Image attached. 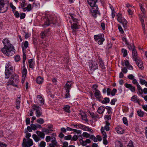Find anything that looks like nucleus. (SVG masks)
Segmentation results:
<instances>
[{
  "label": "nucleus",
  "instance_id": "f8f14e48",
  "mask_svg": "<svg viewBox=\"0 0 147 147\" xmlns=\"http://www.w3.org/2000/svg\"><path fill=\"white\" fill-rule=\"evenodd\" d=\"M132 57L133 59L134 60L135 62L139 60V59H138V55L136 50L135 48L134 47L133 49V50L132 52Z\"/></svg>",
  "mask_w": 147,
  "mask_h": 147
},
{
  "label": "nucleus",
  "instance_id": "a211bd4d",
  "mask_svg": "<svg viewBox=\"0 0 147 147\" xmlns=\"http://www.w3.org/2000/svg\"><path fill=\"white\" fill-rule=\"evenodd\" d=\"M137 61H136V64L138 66L139 68L141 70H143L144 69V67L143 66V63L141 60H138Z\"/></svg>",
  "mask_w": 147,
  "mask_h": 147
},
{
  "label": "nucleus",
  "instance_id": "0eeeda50",
  "mask_svg": "<svg viewBox=\"0 0 147 147\" xmlns=\"http://www.w3.org/2000/svg\"><path fill=\"white\" fill-rule=\"evenodd\" d=\"M33 145V142L32 139L24 138L22 144L23 147H31Z\"/></svg>",
  "mask_w": 147,
  "mask_h": 147
},
{
  "label": "nucleus",
  "instance_id": "39448f33",
  "mask_svg": "<svg viewBox=\"0 0 147 147\" xmlns=\"http://www.w3.org/2000/svg\"><path fill=\"white\" fill-rule=\"evenodd\" d=\"M19 82L18 76L15 75L12 76L11 78L9 79V84H12V86L16 87L18 86Z\"/></svg>",
  "mask_w": 147,
  "mask_h": 147
},
{
  "label": "nucleus",
  "instance_id": "423d86ee",
  "mask_svg": "<svg viewBox=\"0 0 147 147\" xmlns=\"http://www.w3.org/2000/svg\"><path fill=\"white\" fill-rule=\"evenodd\" d=\"M13 67L11 66L10 62H8L6 64L5 66V74L6 76V78H9V76L11 75V73L13 72Z\"/></svg>",
  "mask_w": 147,
  "mask_h": 147
},
{
  "label": "nucleus",
  "instance_id": "72a5a7b5",
  "mask_svg": "<svg viewBox=\"0 0 147 147\" xmlns=\"http://www.w3.org/2000/svg\"><path fill=\"white\" fill-rule=\"evenodd\" d=\"M27 74V70L26 68H24L23 69L22 72V77L25 80L26 75Z\"/></svg>",
  "mask_w": 147,
  "mask_h": 147
},
{
  "label": "nucleus",
  "instance_id": "f3484780",
  "mask_svg": "<svg viewBox=\"0 0 147 147\" xmlns=\"http://www.w3.org/2000/svg\"><path fill=\"white\" fill-rule=\"evenodd\" d=\"M32 5L30 4H28L27 7H25L24 8L22 9L23 11L24 12H29L32 10Z\"/></svg>",
  "mask_w": 147,
  "mask_h": 147
},
{
  "label": "nucleus",
  "instance_id": "20e7f679",
  "mask_svg": "<svg viewBox=\"0 0 147 147\" xmlns=\"http://www.w3.org/2000/svg\"><path fill=\"white\" fill-rule=\"evenodd\" d=\"M94 38L95 41L99 45H102L105 40L104 35L103 33L94 35Z\"/></svg>",
  "mask_w": 147,
  "mask_h": 147
},
{
  "label": "nucleus",
  "instance_id": "bb28decb",
  "mask_svg": "<svg viewBox=\"0 0 147 147\" xmlns=\"http://www.w3.org/2000/svg\"><path fill=\"white\" fill-rule=\"evenodd\" d=\"M20 97H19L18 98H17L16 102V107L17 109H19L20 108Z\"/></svg>",
  "mask_w": 147,
  "mask_h": 147
},
{
  "label": "nucleus",
  "instance_id": "2eb2a0df",
  "mask_svg": "<svg viewBox=\"0 0 147 147\" xmlns=\"http://www.w3.org/2000/svg\"><path fill=\"white\" fill-rule=\"evenodd\" d=\"M41 38H43L47 35H50L51 34V32L49 28L47 29L44 32H42L41 33Z\"/></svg>",
  "mask_w": 147,
  "mask_h": 147
},
{
  "label": "nucleus",
  "instance_id": "e2e57ef3",
  "mask_svg": "<svg viewBox=\"0 0 147 147\" xmlns=\"http://www.w3.org/2000/svg\"><path fill=\"white\" fill-rule=\"evenodd\" d=\"M14 59L16 61L18 62L20 60V58L19 55H16Z\"/></svg>",
  "mask_w": 147,
  "mask_h": 147
},
{
  "label": "nucleus",
  "instance_id": "6e6d98bb",
  "mask_svg": "<svg viewBox=\"0 0 147 147\" xmlns=\"http://www.w3.org/2000/svg\"><path fill=\"white\" fill-rule=\"evenodd\" d=\"M28 42L27 41H25L24 44V46H22V47H24V50L27 48L28 47Z\"/></svg>",
  "mask_w": 147,
  "mask_h": 147
},
{
  "label": "nucleus",
  "instance_id": "9b49d317",
  "mask_svg": "<svg viewBox=\"0 0 147 147\" xmlns=\"http://www.w3.org/2000/svg\"><path fill=\"white\" fill-rule=\"evenodd\" d=\"M89 68L90 70L94 71L98 69V65L96 62H92L89 64Z\"/></svg>",
  "mask_w": 147,
  "mask_h": 147
},
{
  "label": "nucleus",
  "instance_id": "864d4df0",
  "mask_svg": "<svg viewBox=\"0 0 147 147\" xmlns=\"http://www.w3.org/2000/svg\"><path fill=\"white\" fill-rule=\"evenodd\" d=\"M80 142L81 143V144L83 146H85L87 144L85 141H84L82 138L80 140Z\"/></svg>",
  "mask_w": 147,
  "mask_h": 147
},
{
  "label": "nucleus",
  "instance_id": "052dcab7",
  "mask_svg": "<svg viewBox=\"0 0 147 147\" xmlns=\"http://www.w3.org/2000/svg\"><path fill=\"white\" fill-rule=\"evenodd\" d=\"M71 138L72 137L71 135H69L65 136L64 137V139L66 140H71Z\"/></svg>",
  "mask_w": 147,
  "mask_h": 147
},
{
  "label": "nucleus",
  "instance_id": "ea45409f",
  "mask_svg": "<svg viewBox=\"0 0 147 147\" xmlns=\"http://www.w3.org/2000/svg\"><path fill=\"white\" fill-rule=\"evenodd\" d=\"M110 125V124L108 122L106 121V125L105 126L104 128H103L104 130H106V131H109V126Z\"/></svg>",
  "mask_w": 147,
  "mask_h": 147
},
{
  "label": "nucleus",
  "instance_id": "c9c22d12",
  "mask_svg": "<svg viewBox=\"0 0 147 147\" xmlns=\"http://www.w3.org/2000/svg\"><path fill=\"white\" fill-rule=\"evenodd\" d=\"M43 78L39 76L37 78L36 80V82L38 84H40L43 82Z\"/></svg>",
  "mask_w": 147,
  "mask_h": 147
},
{
  "label": "nucleus",
  "instance_id": "774afa93",
  "mask_svg": "<svg viewBox=\"0 0 147 147\" xmlns=\"http://www.w3.org/2000/svg\"><path fill=\"white\" fill-rule=\"evenodd\" d=\"M78 139V137L76 135H74L73 136L71 140H73L74 141H76Z\"/></svg>",
  "mask_w": 147,
  "mask_h": 147
},
{
  "label": "nucleus",
  "instance_id": "f257e3e1",
  "mask_svg": "<svg viewBox=\"0 0 147 147\" xmlns=\"http://www.w3.org/2000/svg\"><path fill=\"white\" fill-rule=\"evenodd\" d=\"M89 5L92 8L90 12L94 18H96L97 15H100V13L98 11V5L96 4L97 0H87Z\"/></svg>",
  "mask_w": 147,
  "mask_h": 147
},
{
  "label": "nucleus",
  "instance_id": "412c9836",
  "mask_svg": "<svg viewBox=\"0 0 147 147\" xmlns=\"http://www.w3.org/2000/svg\"><path fill=\"white\" fill-rule=\"evenodd\" d=\"M92 118L95 120H97L99 118L98 115L97 114L94 113L93 112H91L90 111L88 112Z\"/></svg>",
  "mask_w": 147,
  "mask_h": 147
},
{
  "label": "nucleus",
  "instance_id": "09e8293b",
  "mask_svg": "<svg viewBox=\"0 0 147 147\" xmlns=\"http://www.w3.org/2000/svg\"><path fill=\"white\" fill-rule=\"evenodd\" d=\"M22 51H23V63H24L25 62L26 59V55L25 53V52L24 51V47H22Z\"/></svg>",
  "mask_w": 147,
  "mask_h": 147
},
{
  "label": "nucleus",
  "instance_id": "69168bd1",
  "mask_svg": "<svg viewBox=\"0 0 147 147\" xmlns=\"http://www.w3.org/2000/svg\"><path fill=\"white\" fill-rule=\"evenodd\" d=\"M118 28L121 34H123L124 33V31L121 26L119 25H118Z\"/></svg>",
  "mask_w": 147,
  "mask_h": 147
},
{
  "label": "nucleus",
  "instance_id": "49530a36",
  "mask_svg": "<svg viewBox=\"0 0 147 147\" xmlns=\"http://www.w3.org/2000/svg\"><path fill=\"white\" fill-rule=\"evenodd\" d=\"M121 52L123 53V57H126L127 54V50L124 49H121Z\"/></svg>",
  "mask_w": 147,
  "mask_h": 147
},
{
  "label": "nucleus",
  "instance_id": "3c124183",
  "mask_svg": "<svg viewBox=\"0 0 147 147\" xmlns=\"http://www.w3.org/2000/svg\"><path fill=\"white\" fill-rule=\"evenodd\" d=\"M109 99L108 98L106 97L104 98V100H103L102 102L103 104H106L109 102Z\"/></svg>",
  "mask_w": 147,
  "mask_h": 147
},
{
  "label": "nucleus",
  "instance_id": "bf43d9fd",
  "mask_svg": "<svg viewBox=\"0 0 147 147\" xmlns=\"http://www.w3.org/2000/svg\"><path fill=\"white\" fill-rule=\"evenodd\" d=\"M123 123L126 125H128V122L127 119L125 117H124L123 118Z\"/></svg>",
  "mask_w": 147,
  "mask_h": 147
},
{
  "label": "nucleus",
  "instance_id": "4d7b16f0",
  "mask_svg": "<svg viewBox=\"0 0 147 147\" xmlns=\"http://www.w3.org/2000/svg\"><path fill=\"white\" fill-rule=\"evenodd\" d=\"M65 98H69L70 97V94L69 93L70 91L69 90H65Z\"/></svg>",
  "mask_w": 147,
  "mask_h": 147
},
{
  "label": "nucleus",
  "instance_id": "c03bdc74",
  "mask_svg": "<svg viewBox=\"0 0 147 147\" xmlns=\"http://www.w3.org/2000/svg\"><path fill=\"white\" fill-rule=\"evenodd\" d=\"M69 15L71 16V19L73 21V22H74V23H78L77 22V20H78L77 19L74 18L73 17V14H72L71 13H69Z\"/></svg>",
  "mask_w": 147,
  "mask_h": 147
},
{
  "label": "nucleus",
  "instance_id": "b1692460",
  "mask_svg": "<svg viewBox=\"0 0 147 147\" xmlns=\"http://www.w3.org/2000/svg\"><path fill=\"white\" fill-rule=\"evenodd\" d=\"M115 130L119 134H122L123 133V129L121 127L116 128Z\"/></svg>",
  "mask_w": 147,
  "mask_h": 147
},
{
  "label": "nucleus",
  "instance_id": "4be33fe9",
  "mask_svg": "<svg viewBox=\"0 0 147 147\" xmlns=\"http://www.w3.org/2000/svg\"><path fill=\"white\" fill-rule=\"evenodd\" d=\"M131 100L134 102L137 103L138 104H140L139 99L136 95H134L131 97Z\"/></svg>",
  "mask_w": 147,
  "mask_h": 147
},
{
  "label": "nucleus",
  "instance_id": "e433bc0d",
  "mask_svg": "<svg viewBox=\"0 0 147 147\" xmlns=\"http://www.w3.org/2000/svg\"><path fill=\"white\" fill-rule=\"evenodd\" d=\"M138 115L140 117H142L144 116V112L141 110H138L137 111Z\"/></svg>",
  "mask_w": 147,
  "mask_h": 147
},
{
  "label": "nucleus",
  "instance_id": "8fccbe9b",
  "mask_svg": "<svg viewBox=\"0 0 147 147\" xmlns=\"http://www.w3.org/2000/svg\"><path fill=\"white\" fill-rule=\"evenodd\" d=\"M46 146V143L44 141H41L38 144V146L40 147H45Z\"/></svg>",
  "mask_w": 147,
  "mask_h": 147
},
{
  "label": "nucleus",
  "instance_id": "aec40b11",
  "mask_svg": "<svg viewBox=\"0 0 147 147\" xmlns=\"http://www.w3.org/2000/svg\"><path fill=\"white\" fill-rule=\"evenodd\" d=\"M3 43L4 45V46H10L12 45L10 42L9 40L7 38L4 39L3 41Z\"/></svg>",
  "mask_w": 147,
  "mask_h": 147
},
{
  "label": "nucleus",
  "instance_id": "473e14b6",
  "mask_svg": "<svg viewBox=\"0 0 147 147\" xmlns=\"http://www.w3.org/2000/svg\"><path fill=\"white\" fill-rule=\"evenodd\" d=\"M140 6L142 12V13L143 14V15H142V18H145L146 17V16L145 15V9L142 7V5L141 4L140 5Z\"/></svg>",
  "mask_w": 147,
  "mask_h": 147
},
{
  "label": "nucleus",
  "instance_id": "79ce46f5",
  "mask_svg": "<svg viewBox=\"0 0 147 147\" xmlns=\"http://www.w3.org/2000/svg\"><path fill=\"white\" fill-rule=\"evenodd\" d=\"M105 109L107 110V113L109 114H111L112 113L111 107L109 106H106Z\"/></svg>",
  "mask_w": 147,
  "mask_h": 147
},
{
  "label": "nucleus",
  "instance_id": "0e129e2a",
  "mask_svg": "<svg viewBox=\"0 0 147 147\" xmlns=\"http://www.w3.org/2000/svg\"><path fill=\"white\" fill-rule=\"evenodd\" d=\"M117 92V90L115 88H114L111 91V94L113 96H114L115 94V93Z\"/></svg>",
  "mask_w": 147,
  "mask_h": 147
},
{
  "label": "nucleus",
  "instance_id": "58836bf2",
  "mask_svg": "<svg viewBox=\"0 0 147 147\" xmlns=\"http://www.w3.org/2000/svg\"><path fill=\"white\" fill-rule=\"evenodd\" d=\"M42 112L41 109H40L38 111L36 112V116L37 117H39L40 116H42Z\"/></svg>",
  "mask_w": 147,
  "mask_h": 147
},
{
  "label": "nucleus",
  "instance_id": "de8ad7c7",
  "mask_svg": "<svg viewBox=\"0 0 147 147\" xmlns=\"http://www.w3.org/2000/svg\"><path fill=\"white\" fill-rule=\"evenodd\" d=\"M138 93H139V94H142L143 93V90L141 88V86L140 85H138L137 87Z\"/></svg>",
  "mask_w": 147,
  "mask_h": 147
},
{
  "label": "nucleus",
  "instance_id": "6e6552de",
  "mask_svg": "<svg viewBox=\"0 0 147 147\" xmlns=\"http://www.w3.org/2000/svg\"><path fill=\"white\" fill-rule=\"evenodd\" d=\"M117 16L118 21L123 25L125 28H126L127 27V22L126 20L122 17V15L120 13H118Z\"/></svg>",
  "mask_w": 147,
  "mask_h": 147
},
{
  "label": "nucleus",
  "instance_id": "680f3d73",
  "mask_svg": "<svg viewBox=\"0 0 147 147\" xmlns=\"http://www.w3.org/2000/svg\"><path fill=\"white\" fill-rule=\"evenodd\" d=\"M132 83L134 84H136L137 87L138 86V85H140L137 81L135 78L132 80Z\"/></svg>",
  "mask_w": 147,
  "mask_h": 147
},
{
  "label": "nucleus",
  "instance_id": "a878e982",
  "mask_svg": "<svg viewBox=\"0 0 147 147\" xmlns=\"http://www.w3.org/2000/svg\"><path fill=\"white\" fill-rule=\"evenodd\" d=\"M36 134L38 135V136L40 138H44L45 136V134L43 132L40 131H37Z\"/></svg>",
  "mask_w": 147,
  "mask_h": 147
},
{
  "label": "nucleus",
  "instance_id": "a19ab883",
  "mask_svg": "<svg viewBox=\"0 0 147 147\" xmlns=\"http://www.w3.org/2000/svg\"><path fill=\"white\" fill-rule=\"evenodd\" d=\"M37 98L40 101V105H43L44 104V100L41 96L40 95H38L37 96Z\"/></svg>",
  "mask_w": 147,
  "mask_h": 147
},
{
  "label": "nucleus",
  "instance_id": "4c0bfd02",
  "mask_svg": "<svg viewBox=\"0 0 147 147\" xmlns=\"http://www.w3.org/2000/svg\"><path fill=\"white\" fill-rule=\"evenodd\" d=\"M29 63V65L30 67L33 68L34 67V63L33 62V60L32 59H30L28 61Z\"/></svg>",
  "mask_w": 147,
  "mask_h": 147
},
{
  "label": "nucleus",
  "instance_id": "4468645a",
  "mask_svg": "<svg viewBox=\"0 0 147 147\" xmlns=\"http://www.w3.org/2000/svg\"><path fill=\"white\" fill-rule=\"evenodd\" d=\"M73 84L72 82L71 81H68L66 83L64 86L65 89V90H69L71 88V86Z\"/></svg>",
  "mask_w": 147,
  "mask_h": 147
},
{
  "label": "nucleus",
  "instance_id": "dca6fc26",
  "mask_svg": "<svg viewBox=\"0 0 147 147\" xmlns=\"http://www.w3.org/2000/svg\"><path fill=\"white\" fill-rule=\"evenodd\" d=\"M94 94V95L95 97L97 99L100 100L101 98V95L100 91L98 90H96L95 91H93Z\"/></svg>",
  "mask_w": 147,
  "mask_h": 147
},
{
  "label": "nucleus",
  "instance_id": "cd10ccee",
  "mask_svg": "<svg viewBox=\"0 0 147 147\" xmlns=\"http://www.w3.org/2000/svg\"><path fill=\"white\" fill-rule=\"evenodd\" d=\"M32 137L35 141L36 142H38L40 140V138L35 134H33L32 136Z\"/></svg>",
  "mask_w": 147,
  "mask_h": 147
},
{
  "label": "nucleus",
  "instance_id": "c85d7f7f",
  "mask_svg": "<svg viewBox=\"0 0 147 147\" xmlns=\"http://www.w3.org/2000/svg\"><path fill=\"white\" fill-rule=\"evenodd\" d=\"M71 28L72 29H79V26L78 25V23H75L71 24Z\"/></svg>",
  "mask_w": 147,
  "mask_h": 147
},
{
  "label": "nucleus",
  "instance_id": "338daca9",
  "mask_svg": "<svg viewBox=\"0 0 147 147\" xmlns=\"http://www.w3.org/2000/svg\"><path fill=\"white\" fill-rule=\"evenodd\" d=\"M107 138H105V137H103V143L105 145H106L108 143V141L106 139Z\"/></svg>",
  "mask_w": 147,
  "mask_h": 147
},
{
  "label": "nucleus",
  "instance_id": "5701e85b",
  "mask_svg": "<svg viewBox=\"0 0 147 147\" xmlns=\"http://www.w3.org/2000/svg\"><path fill=\"white\" fill-rule=\"evenodd\" d=\"M105 109L104 107L101 106L98 108L97 111L99 114H101L103 113L105 111Z\"/></svg>",
  "mask_w": 147,
  "mask_h": 147
},
{
  "label": "nucleus",
  "instance_id": "5fc2aeb1",
  "mask_svg": "<svg viewBox=\"0 0 147 147\" xmlns=\"http://www.w3.org/2000/svg\"><path fill=\"white\" fill-rule=\"evenodd\" d=\"M36 122L42 124L43 123L44 121L42 118H39L36 120Z\"/></svg>",
  "mask_w": 147,
  "mask_h": 147
},
{
  "label": "nucleus",
  "instance_id": "f704fd0d",
  "mask_svg": "<svg viewBox=\"0 0 147 147\" xmlns=\"http://www.w3.org/2000/svg\"><path fill=\"white\" fill-rule=\"evenodd\" d=\"M99 62L100 63V65L101 68L102 69H104L105 68V66L104 65V62L101 58H99Z\"/></svg>",
  "mask_w": 147,
  "mask_h": 147
},
{
  "label": "nucleus",
  "instance_id": "7c9ffc66",
  "mask_svg": "<svg viewBox=\"0 0 147 147\" xmlns=\"http://www.w3.org/2000/svg\"><path fill=\"white\" fill-rule=\"evenodd\" d=\"M21 2L20 3V6L21 8L23 9L26 5L27 3L25 0H21Z\"/></svg>",
  "mask_w": 147,
  "mask_h": 147
},
{
  "label": "nucleus",
  "instance_id": "13d9d810",
  "mask_svg": "<svg viewBox=\"0 0 147 147\" xmlns=\"http://www.w3.org/2000/svg\"><path fill=\"white\" fill-rule=\"evenodd\" d=\"M90 139H92L93 141L95 142H96L97 141V138L94 136L93 135H91Z\"/></svg>",
  "mask_w": 147,
  "mask_h": 147
},
{
  "label": "nucleus",
  "instance_id": "7ed1b4c3",
  "mask_svg": "<svg viewBox=\"0 0 147 147\" xmlns=\"http://www.w3.org/2000/svg\"><path fill=\"white\" fill-rule=\"evenodd\" d=\"M15 50L13 45L10 46H4L1 49V51L5 56H10L15 53Z\"/></svg>",
  "mask_w": 147,
  "mask_h": 147
},
{
  "label": "nucleus",
  "instance_id": "37998d69",
  "mask_svg": "<svg viewBox=\"0 0 147 147\" xmlns=\"http://www.w3.org/2000/svg\"><path fill=\"white\" fill-rule=\"evenodd\" d=\"M127 45H128V47L129 49L130 50H132V51H133L134 48H135L134 44L133 43L130 44L128 43V44Z\"/></svg>",
  "mask_w": 147,
  "mask_h": 147
},
{
  "label": "nucleus",
  "instance_id": "ddd939ff",
  "mask_svg": "<svg viewBox=\"0 0 147 147\" xmlns=\"http://www.w3.org/2000/svg\"><path fill=\"white\" fill-rule=\"evenodd\" d=\"M51 142L54 144L56 145L57 144V142L56 141V139L55 137H51L50 136H47L45 138V141L47 142H49L51 140Z\"/></svg>",
  "mask_w": 147,
  "mask_h": 147
},
{
  "label": "nucleus",
  "instance_id": "1a4fd4ad",
  "mask_svg": "<svg viewBox=\"0 0 147 147\" xmlns=\"http://www.w3.org/2000/svg\"><path fill=\"white\" fill-rule=\"evenodd\" d=\"M78 126L80 129L84 131H89L91 133H92L93 131L92 129L90 128L89 127L84 125L80 124L78 125Z\"/></svg>",
  "mask_w": 147,
  "mask_h": 147
},
{
  "label": "nucleus",
  "instance_id": "f03ea898",
  "mask_svg": "<svg viewBox=\"0 0 147 147\" xmlns=\"http://www.w3.org/2000/svg\"><path fill=\"white\" fill-rule=\"evenodd\" d=\"M59 19L55 16L48 15L46 16L43 26L45 27L51 24L58 25Z\"/></svg>",
  "mask_w": 147,
  "mask_h": 147
},
{
  "label": "nucleus",
  "instance_id": "393cba45",
  "mask_svg": "<svg viewBox=\"0 0 147 147\" xmlns=\"http://www.w3.org/2000/svg\"><path fill=\"white\" fill-rule=\"evenodd\" d=\"M43 132L45 133L46 134H48L49 133L53 131V130H51L48 129L44 128L42 129Z\"/></svg>",
  "mask_w": 147,
  "mask_h": 147
},
{
  "label": "nucleus",
  "instance_id": "6ab92c4d",
  "mask_svg": "<svg viewBox=\"0 0 147 147\" xmlns=\"http://www.w3.org/2000/svg\"><path fill=\"white\" fill-rule=\"evenodd\" d=\"M125 86L126 88H129L132 92H134L135 91V87L131 84L126 83Z\"/></svg>",
  "mask_w": 147,
  "mask_h": 147
},
{
  "label": "nucleus",
  "instance_id": "603ef678",
  "mask_svg": "<svg viewBox=\"0 0 147 147\" xmlns=\"http://www.w3.org/2000/svg\"><path fill=\"white\" fill-rule=\"evenodd\" d=\"M104 129L103 128V127H102L101 129V133L102 134L103 136H104L103 137H105V138L107 137V136L106 134V133L105 131H104Z\"/></svg>",
  "mask_w": 147,
  "mask_h": 147
},
{
  "label": "nucleus",
  "instance_id": "2f4dec72",
  "mask_svg": "<svg viewBox=\"0 0 147 147\" xmlns=\"http://www.w3.org/2000/svg\"><path fill=\"white\" fill-rule=\"evenodd\" d=\"M32 109L34 110L36 112L40 110L41 108L37 105L34 104L32 107Z\"/></svg>",
  "mask_w": 147,
  "mask_h": 147
},
{
  "label": "nucleus",
  "instance_id": "c756f323",
  "mask_svg": "<svg viewBox=\"0 0 147 147\" xmlns=\"http://www.w3.org/2000/svg\"><path fill=\"white\" fill-rule=\"evenodd\" d=\"M63 109H64V111L66 112L69 113L70 112L69 110L70 107L68 105H65Z\"/></svg>",
  "mask_w": 147,
  "mask_h": 147
},
{
  "label": "nucleus",
  "instance_id": "9d476101",
  "mask_svg": "<svg viewBox=\"0 0 147 147\" xmlns=\"http://www.w3.org/2000/svg\"><path fill=\"white\" fill-rule=\"evenodd\" d=\"M4 1L3 0H0V13H3L5 12L7 10V6H5V8Z\"/></svg>",
  "mask_w": 147,
  "mask_h": 147
},
{
  "label": "nucleus",
  "instance_id": "a18cd8bd",
  "mask_svg": "<svg viewBox=\"0 0 147 147\" xmlns=\"http://www.w3.org/2000/svg\"><path fill=\"white\" fill-rule=\"evenodd\" d=\"M82 136L84 137H85L86 138H90L91 136L90 134L88 133L87 132H84L83 133Z\"/></svg>",
  "mask_w": 147,
  "mask_h": 147
}]
</instances>
